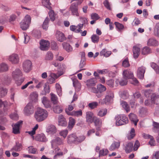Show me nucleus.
I'll list each match as a JSON object with an SVG mask.
<instances>
[{"label":"nucleus","mask_w":159,"mask_h":159,"mask_svg":"<svg viewBox=\"0 0 159 159\" xmlns=\"http://www.w3.org/2000/svg\"><path fill=\"white\" fill-rule=\"evenodd\" d=\"M92 41L93 43H98L99 41V37L96 34H93L91 37Z\"/></svg>","instance_id":"nucleus-53"},{"label":"nucleus","mask_w":159,"mask_h":159,"mask_svg":"<svg viewBox=\"0 0 159 159\" xmlns=\"http://www.w3.org/2000/svg\"><path fill=\"white\" fill-rule=\"evenodd\" d=\"M77 135L76 134L73 133L69 135L67 138V141L69 144L76 143Z\"/></svg>","instance_id":"nucleus-8"},{"label":"nucleus","mask_w":159,"mask_h":159,"mask_svg":"<svg viewBox=\"0 0 159 159\" xmlns=\"http://www.w3.org/2000/svg\"><path fill=\"white\" fill-rule=\"evenodd\" d=\"M111 54V51H107L106 49H102L100 52L101 56H103L105 57H109Z\"/></svg>","instance_id":"nucleus-24"},{"label":"nucleus","mask_w":159,"mask_h":159,"mask_svg":"<svg viewBox=\"0 0 159 159\" xmlns=\"http://www.w3.org/2000/svg\"><path fill=\"white\" fill-rule=\"evenodd\" d=\"M85 137L84 136H80L79 137L77 136L76 143H81L85 139Z\"/></svg>","instance_id":"nucleus-59"},{"label":"nucleus","mask_w":159,"mask_h":159,"mask_svg":"<svg viewBox=\"0 0 159 159\" xmlns=\"http://www.w3.org/2000/svg\"><path fill=\"white\" fill-rule=\"evenodd\" d=\"M23 123L22 121H20L18 122L17 123L15 124L14 125H12L13 127V132L14 134H18L20 133L19 129L20 127Z\"/></svg>","instance_id":"nucleus-12"},{"label":"nucleus","mask_w":159,"mask_h":159,"mask_svg":"<svg viewBox=\"0 0 159 159\" xmlns=\"http://www.w3.org/2000/svg\"><path fill=\"white\" fill-rule=\"evenodd\" d=\"M123 75L124 78H125L127 80L128 79H132L134 76L132 73L127 70H125L123 71Z\"/></svg>","instance_id":"nucleus-21"},{"label":"nucleus","mask_w":159,"mask_h":159,"mask_svg":"<svg viewBox=\"0 0 159 159\" xmlns=\"http://www.w3.org/2000/svg\"><path fill=\"white\" fill-rule=\"evenodd\" d=\"M10 82L11 80L10 78L3 77L1 78V84H2V85H8Z\"/></svg>","instance_id":"nucleus-31"},{"label":"nucleus","mask_w":159,"mask_h":159,"mask_svg":"<svg viewBox=\"0 0 159 159\" xmlns=\"http://www.w3.org/2000/svg\"><path fill=\"white\" fill-rule=\"evenodd\" d=\"M107 113L106 108H103L100 109L98 112L97 115L100 117H102L105 116Z\"/></svg>","instance_id":"nucleus-32"},{"label":"nucleus","mask_w":159,"mask_h":159,"mask_svg":"<svg viewBox=\"0 0 159 159\" xmlns=\"http://www.w3.org/2000/svg\"><path fill=\"white\" fill-rule=\"evenodd\" d=\"M32 81H31L28 82L25 85L22 86V87L21 88V89H25L28 86L29 84H33V81L35 83H36V84L37 83L39 82L38 80L37 79L34 78H32Z\"/></svg>","instance_id":"nucleus-28"},{"label":"nucleus","mask_w":159,"mask_h":159,"mask_svg":"<svg viewBox=\"0 0 159 159\" xmlns=\"http://www.w3.org/2000/svg\"><path fill=\"white\" fill-rule=\"evenodd\" d=\"M98 106V103L97 102H93L89 103L88 104V106L91 109H93L96 108Z\"/></svg>","instance_id":"nucleus-57"},{"label":"nucleus","mask_w":159,"mask_h":159,"mask_svg":"<svg viewBox=\"0 0 159 159\" xmlns=\"http://www.w3.org/2000/svg\"><path fill=\"white\" fill-rule=\"evenodd\" d=\"M121 104L122 107L127 112H128L130 111L129 106L127 102L122 101L121 102Z\"/></svg>","instance_id":"nucleus-40"},{"label":"nucleus","mask_w":159,"mask_h":159,"mask_svg":"<svg viewBox=\"0 0 159 159\" xmlns=\"http://www.w3.org/2000/svg\"><path fill=\"white\" fill-rule=\"evenodd\" d=\"M135 131L134 128L131 129L129 134L127 135V137L129 140H131L135 136Z\"/></svg>","instance_id":"nucleus-29"},{"label":"nucleus","mask_w":159,"mask_h":159,"mask_svg":"<svg viewBox=\"0 0 159 159\" xmlns=\"http://www.w3.org/2000/svg\"><path fill=\"white\" fill-rule=\"evenodd\" d=\"M38 127L39 125L38 124H36L31 131L27 132L29 134L32 136V138L33 139H34V137L33 135L35 134L36 130L38 129Z\"/></svg>","instance_id":"nucleus-42"},{"label":"nucleus","mask_w":159,"mask_h":159,"mask_svg":"<svg viewBox=\"0 0 159 159\" xmlns=\"http://www.w3.org/2000/svg\"><path fill=\"white\" fill-rule=\"evenodd\" d=\"M93 113L91 111H88L86 113V121L88 124H92L93 122V120L96 117Z\"/></svg>","instance_id":"nucleus-5"},{"label":"nucleus","mask_w":159,"mask_h":159,"mask_svg":"<svg viewBox=\"0 0 159 159\" xmlns=\"http://www.w3.org/2000/svg\"><path fill=\"white\" fill-rule=\"evenodd\" d=\"M103 4L107 9L109 10H111L110 4L107 0H105L103 2Z\"/></svg>","instance_id":"nucleus-63"},{"label":"nucleus","mask_w":159,"mask_h":159,"mask_svg":"<svg viewBox=\"0 0 159 159\" xmlns=\"http://www.w3.org/2000/svg\"><path fill=\"white\" fill-rule=\"evenodd\" d=\"M68 133V131L67 129L62 130L59 132V134L65 139Z\"/></svg>","instance_id":"nucleus-47"},{"label":"nucleus","mask_w":159,"mask_h":159,"mask_svg":"<svg viewBox=\"0 0 159 159\" xmlns=\"http://www.w3.org/2000/svg\"><path fill=\"white\" fill-rule=\"evenodd\" d=\"M8 70V66L4 63L0 64V72H3L7 71Z\"/></svg>","instance_id":"nucleus-37"},{"label":"nucleus","mask_w":159,"mask_h":159,"mask_svg":"<svg viewBox=\"0 0 159 159\" xmlns=\"http://www.w3.org/2000/svg\"><path fill=\"white\" fill-rule=\"evenodd\" d=\"M147 45L150 46H156L158 45V44L156 40L152 39H150L148 40Z\"/></svg>","instance_id":"nucleus-36"},{"label":"nucleus","mask_w":159,"mask_h":159,"mask_svg":"<svg viewBox=\"0 0 159 159\" xmlns=\"http://www.w3.org/2000/svg\"><path fill=\"white\" fill-rule=\"evenodd\" d=\"M34 139L36 141L40 142H45L46 139L45 136L43 134H37Z\"/></svg>","instance_id":"nucleus-20"},{"label":"nucleus","mask_w":159,"mask_h":159,"mask_svg":"<svg viewBox=\"0 0 159 159\" xmlns=\"http://www.w3.org/2000/svg\"><path fill=\"white\" fill-rule=\"evenodd\" d=\"M63 48L68 52L72 51V48L70 44L68 43L64 42L62 43Z\"/></svg>","instance_id":"nucleus-30"},{"label":"nucleus","mask_w":159,"mask_h":159,"mask_svg":"<svg viewBox=\"0 0 159 159\" xmlns=\"http://www.w3.org/2000/svg\"><path fill=\"white\" fill-rule=\"evenodd\" d=\"M28 151L30 153L35 154L38 153L37 149L33 146L29 147L28 148Z\"/></svg>","instance_id":"nucleus-55"},{"label":"nucleus","mask_w":159,"mask_h":159,"mask_svg":"<svg viewBox=\"0 0 159 159\" xmlns=\"http://www.w3.org/2000/svg\"><path fill=\"white\" fill-rule=\"evenodd\" d=\"M48 113L47 111L41 108L37 109L34 115V117L39 122L44 120L48 117Z\"/></svg>","instance_id":"nucleus-1"},{"label":"nucleus","mask_w":159,"mask_h":159,"mask_svg":"<svg viewBox=\"0 0 159 159\" xmlns=\"http://www.w3.org/2000/svg\"><path fill=\"white\" fill-rule=\"evenodd\" d=\"M151 52V50L150 48L148 47H145L142 50V53L143 55H147Z\"/></svg>","instance_id":"nucleus-35"},{"label":"nucleus","mask_w":159,"mask_h":159,"mask_svg":"<svg viewBox=\"0 0 159 159\" xmlns=\"http://www.w3.org/2000/svg\"><path fill=\"white\" fill-rule=\"evenodd\" d=\"M56 152L57 151L58 152H56V154L54 156L53 159H57L58 157L62 156L63 155V153L61 151L60 149L58 148L56 149Z\"/></svg>","instance_id":"nucleus-44"},{"label":"nucleus","mask_w":159,"mask_h":159,"mask_svg":"<svg viewBox=\"0 0 159 159\" xmlns=\"http://www.w3.org/2000/svg\"><path fill=\"white\" fill-rule=\"evenodd\" d=\"M31 18L30 16L26 15L25 19L20 23V27L23 30H26L29 26L30 23Z\"/></svg>","instance_id":"nucleus-3"},{"label":"nucleus","mask_w":159,"mask_h":159,"mask_svg":"<svg viewBox=\"0 0 159 159\" xmlns=\"http://www.w3.org/2000/svg\"><path fill=\"white\" fill-rule=\"evenodd\" d=\"M56 36L57 40L61 42H63L66 39L64 34L58 30L57 31Z\"/></svg>","instance_id":"nucleus-14"},{"label":"nucleus","mask_w":159,"mask_h":159,"mask_svg":"<svg viewBox=\"0 0 159 159\" xmlns=\"http://www.w3.org/2000/svg\"><path fill=\"white\" fill-rule=\"evenodd\" d=\"M51 9L50 10V11L49 12L48 14L51 20L53 21L55 20L56 14L54 13V11Z\"/></svg>","instance_id":"nucleus-50"},{"label":"nucleus","mask_w":159,"mask_h":159,"mask_svg":"<svg viewBox=\"0 0 159 159\" xmlns=\"http://www.w3.org/2000/svg\"><path fill=\"white\" fill-rule=\"evenodd\" d=\"M78 4L76 2L73 3L70 6L69 11L72 15L78 17L80 15L79 7Z\"/></svg>","instance_id":"nucleus-4"},{"label":"nucleus","mask_w":159,"mask_h":159,"mask_svg":"<svg viewBox=\"0 0 159 159\" xmlns=\"http://www.w3.org/2000/svg\"><path fill=\"white\" fill-rule=\"evenodd\" d=\"M73 84L75 88L78 90L80 89L81 88V84L76 79H74L73 80Z\"/></svg>","instance_id":"nucleus-34"},{"label":"nucleus","mask_w":159,"mask_h":159,"mask_svg":"<svg viewBox=\"0 0 159 159\" xmlns=\"http://www.w3.org/2000/svg\"><path fill=\"white\" fill-rule=\"evenodd\" d=\"M82 115V112L81 110H80L77 111H72L70 116H81Z\"/></svg>","instance_id":"nucleus-52"},{"label":"nucleus","mask_w":159,"mask_h":159,"mask_svg":"<svg viewBox=\"0 0 159 159\" xmlns=\"http://www.w3.org/2000/svg\"><path fill=\"white\" fill-rule=\"evenodd\" d=\"M69 122L68 128L69 129H71L74 126L75 123V120L71 117L69 118Z\"/></svg>","instance_id":"nucleus-27"},{"label":"nucleus","mask_w":159,"mask_h":159,"mask_svg":"<svg viewBox=\"0 0 159 159\" xmlns=\"http://www.w3.org/2000/svg\"><path fill=\"white\" fill-rule=\"evenodd\" d=\"M114 24L116 25V28L119 31H121L124 28V26L122 24L118 22H115Z\"/></svg>","instance_id":"nucleus-48"},{"label":"nucleus","mask_w":159,"mask_h":159,"mask_svg":"<svg viewBox=\"0 0 159 159\" xmlns=\"http://www.w3.org/2000/svg\"><path fill=\"white\" fill-rule=\"evenodd\" d=\"M129 119L133 123L135 126L137 125L139 120L137 116L134 113H131L129 115Z\"/></svg>","instance_id":"nucleus-13"},{"label":"nucleus","mask_w":159,"mask_h":159,"mask_svg":"<svg viewBox=\"0 0 159 159\" xmlns=\"http://www.w3.org/2000/svg\"><path fill=\"white\" fill-rule=\"evenodd\" d=\"M133 145V144L131 142L128 143L126 144L125 147V150L126 153H129L132 151Z\"/></svg>","instance_id":"nucleus-26"},{"label":"nucleus","mask_w":159,"mask_h":159,"mask_svg":"<svg viewBox=\"0 0 159 159\" xmlns=\"http://www.w3.org/2000/svg\"><path fill=\"white\" fill-rule=\"evenodd\" d=\"M133 56L135 59L137 58L140 53V49L136 46L133 48Z\"/></svg>","instance_id":"nucleus-22"},{"label":"nucleus","mask_w":159,"mask_h":159,"mask_svg":"<svg viewBox=\"0 0 159 159\" xmlns=\"http://www.w3.org/2000/svg\"><path fill=\"white\" fill-rule=\"evenodd\" d=\"M110 93H108V95H107L104 99V102L105 103L109 102L111 99L113 97V94L112 92H109Z\"/></svg>","instance_id":"nucleus-43"},{"label":"nucleus","mask_w":159,"mask_h":159,"mask_svg":"<svg viewBox=\"0 0 159 159\" xmlns=\"http://www.w3.org/2000/svg\"><path fill=\"white\" fill-rule=\"evenodd\" d=\"M74 107L71 105H69L65 109V111L66 113L68 115H71V114L72 113V111H72L74 109Z\"/></svg>","instance_id":"nucleus-39"},{"label":"nucleus","mask_w":159,"mask_h":159,"mask_svg":"<svg viewBox=\"0 0 159 159\" xmlns=\"http://www.w3.org/2000/svg\"><path fill=\"white\" fill-rule=\"evenodd\" d=\"M120 146V143L119 142H115L112 143L110 149L111 150H113L118 148Z\"/></svg>","instance_id":"nucleus-51"},{"label":"nucleus","mask_w":159,"mask_h":159,"mask_svg":"<svg viewBox=\"0 0 159 159\" xmlns=\"http://www.w3.org/2000/svg\"><path fill=\"white\" fill-rule=\"evenodd\" d=\"M22 75V74L21 71L19 69H16L12 73V76L15 79Z\"/></svg>","instance_id":"nucleus-25"},{"label":"nucleus","mask_w":159,"mask_h":159,"mask_svg":"<svg viewBox=\"0 0 159 159\" xmlns=\"http://www.w3.org/2000/svg\"><path fill=\"white\" fill-rule=\"evenodd\" d=\"M23 148L22 144L19 142H16V145L14 146L11 149V151H16V152H19L21 151Z\"/></svg>","instance_id":"nucleus-18"},{"label":"nucleus","mask_w":159,"mask_h":159,"mask_svg":"<svg viewBox=\"0 0 159 159\" xmlns=\"http://www.w3.org/2000/svg\"><path fill=\"white\" fill-rule=\"evenodd\" d=\"M9 58L10 60H18L19 57L17 54L13 53L10 56Z\"/></svg>","instance_id":"nucleus-64"},{"label":"nucleus","mask_w":159,"mask_h":159,"mask_svg":"<svg viewBox=\"0 0 159 159\" xmlns=\"http://www.w3.org/2000/svg\"><path fill=\"white\" fill-rule=\"evenodd\" d=\"M143 91L144 95L146 98L149 97L152 92L150 90H145Z\"/></svg>","instance_id":"nucleus-62"},{"label":"nucleus","mask_w":159,"mask_h":159,"mask_svg":"<svg viewBox=\"0 0 159 159\" xmlns=\"http://www.w3.org/2000/svg\"><path fill=\"white\" fill-rule=\"evenodd\" d=\"M49 21V18L48 17H47L45 19L42 28L43 29L46 30H47L48 27V23Z\"/></svg>","instance_id":"nucleus-54"},{"label":"nucleus","mask_w":159,"mask_h":159,"mask_svg":"<svg viewBox=\"0 0 159 159\" xmlns=\"http://www.w3.org/2000/svg\"><path fill=\"white\" fill-rule=\"evenodd\" d=\"M53 57V55L50 52H48L46 56V60H52Z\"/></svg>","instance_id":"nucleus-60"},{"label":"nucleus","mask_w":159,"mask_h":159,"mask_svg":"<svg viewBox=\"0 0 159 159\" xmlns=\"http://www.w3.org/2000/svg\"><path fill=\"white\" fill-rule=\"evenodd\" d=\"M97 79L93 78L87 80L86 82V85L89 88H91L96 85L97 83Z\"/></svg>","instance_id":"nucleus-11"},{"label":"nucleus","mask_w":159,"mask_h":159,"mask_svg":"<svg viewBox=\"0 0 159 159\" xmlns=\"http://www.w3.org/2000/svg\"><path fill=\"white\" fill-rule=\"evenodd\" d=\"M116 124L119 126L128 123L129 120L128 118L124 115H119L116 118Z\"/></svg>","instance_id":"nucleus-2"},{"label":"nucleus","mask_w":159,"mask_h":159,"mask_svg":"<svg viewBox=\"0 0 159 159\" xmlns=\"http://www.w3.org/2000/svg\"><path fill=\"white\" fill-rule=\"evenodd\" d=\"M58 125L61 126H66L67 125V123L66 121V119L62 115H60L58 117Z\"/></svg>","instance_id":"nucleus-16"},{"label":"nucleus","mask_w":159,"mask_h":159,"mask_svg":"<svg viewBox=\"0 0 159 159\" xmlns=\"http://www.w3.org/2000/svg\"><path fill=\"white\" fill-rule=\"evenodd\" d=\"M53 110L55 113L59 114L62 112L63 108L61 105H54L53 107Z\"/></svg>","instance_id":"nucleus-15"},{"label":"nucleus","mask_w":159,"mask_h":159,"mask_svg":"<svg viewBox=\"0 0 159 159\" xmlns=\"http://www.w3.org/2000/svg\"><path fill=\"white\" fill-rule=\"evenodd\" d=\"M139 113L140 116L144 117L147 114V110L144 108H142L139 111Z\"/></svg>","instance_id":"nucleus-46"},{"label":"nucleus","mask_w":159,"mask_h":159,"mask_svg":"<svg viewBox=\"0 0 159 159\" xmlns=\"http://www.w3.org/2000/svg\"><path fill=\"white\" fill-rule=\"evenodd\" d=\"M98 92L102 93L105 91L106 90V87L101 84H99L97 86Z\"/></svg>","instance_id":"nucleus-45"},{"label":"nucleus","mask_w":159,"mask_h":159,"mask_svg":"<svg viewBox=\"0 0 159 159\" xmlns=\"http://www.w3.org/2000/svg\"><path fill=\"white\" fill-rule=\"evenodd\" d=\"M151 100L152 103L158 104V102L159 101V94H157L155 93H152L151 96Z\"/></svg>","instance_id":"nucleus-19"},{"label":"nucleus","mask_w":159,"mask_h":159,"mask_svg":"<svg viewBox=\"0 0 159 159\" xmlns=\"http://www.w3.org/2000/svg\"><path fill=\"white\" fill-rule=\"evenodd\" d=\"M91 19L97 20L100 18V17L98 14L95 13H92L91 14Z\"/></svg>","instance_id":"nucleus-58"},{"label":"nucleus","mask_w":159,"mask_h":159,"mask_svg":"<svg viewBox=\"0 0 159 159\" xmlns=\"http://www.w3.org/2000/svg\"><path fill=\"white\" fill-rule=\"evenodd\" d=\"M40 48L41 50H47L50 46L49 42L46 40H42L40 42Z\"/></svg>","instance_id":"nucleus-7"},{"label":"nucleus","mask_w":159,"mask_h":159,"mask_svg":"<svg viewBox=\"0 0 159 159\" xmlns=\"http://www.w3.org/2000/svg\"><path fill=\"white\" fill-rule=\"evenodd\" d=\"M50 95L51 100L54 105L57 104L58 101L57 97L54 94L52 93H51Z\"/></svg>","instance_id":"nucleus-33"},{"label":"nucleus","mask_w":159,"mask_h":159,"mask_svg":"<svg viewBox=\"0 0 159 159\" xmlns=\"http://www.w3.org/2000/svg\"><path fill=\"white\" fill-rule=\"evenodd\" d=\"M93 122H94L95 126L98 128L97 129L98 130V129L101 127L102 125V122L101 119L97 117L96 116Z\"/></svg>","instance_id":"nucleus-23"},{"label":"nucleus","mask_w":159,"mask_h":159,"mask_svg":"<svg viewBox=\"0 0 159 159\" xmlns=\"http://www.w3.org/2000/svg\"><path fill=\"white\" fill-rule=\"evenodd\" d=\"M151 66L155 70L157 73H159V68L155 63L153 62L151 64Z\"/></svg>","instance_id":"nucleus-61"},{"label":"nucleus","mask_w":159,"mask_h":159,"mask_svg":"<svg viewBox=\"0 0 159 159\" xmlns=\"http://www.w3.org/2000/svg\"><path fill=\"white\" fill-rule=\"evenodd\" d=\"M108 150L107 149H102L99 151V157L106 156L108 154Z\"/></svg>","instance_id":"nucleus-49"},{"label":"nucleus","mask_w":159,"mask_h":159,"mask_svg":"<svg viewBox=\"0 0 159 159\" xmlns=\"http://www.w3.org/2000/svg\"><path fill=\"white\" fill-rule=\"evenodd\" d=\"M7 89L2 87L0 88V97H3L7 94Z\"/></svg>","instance_id":"nucleus-56"},{"label":"nucleus","mask_w":159,"mask_h":159,"mask_svg":"<svg viewBox=\"0 0 159 159\" xmlns=\"http://www.w3.org/2000/svg\"><path fill=\"white\" fill-rule=\"evenodd\" d=\"M48 131L50 133L54 134L56 133L57 129L55 126L53 125L49 126L47 129Z\"/></svg>","instance_id":"nucleus-38"},{"label":"nucleus","mask_w":159,"mask_h":159,"mask_svg":"<svg viewBox=\"0 0 159 159\" xmlns=\"http://www.w3.org/2000/svg\"><path fill=\"white\" fill-rule=\"evenodd\" d=\"M32 62L30 60H25L23 63V67L24 70L26 72L30 71L31 69Z\"/></svg>","instance_id":"nucleus-6"},{"label":"nucleus","mask_w":159,"mask_h":159,"mask_svg":"<svg viewBox=\"0 0 159 159\" xmlns=\"http://www.w3.org/2000/svg\"><path fill=\"white\" fill-rule=\"evenodd\" d=\"M34 110V107L31 104H29L25 108L24 111L25 114L28 116L33 113Z\"/></svg>","instance_id":"nucleus-9"},{"label":"nucleus","mask_w":159,"mask_h":159,"mask_svg":"<svg viewBox=\"0 0 159 159\" xmlns=\"http://www.w3.org/2000/svg\"><path fill=\"white\" fill-rule=\"evenodd\" d=\"M143 137L146 139H150L149 143L151 146H154L155 144V141L153 137L149 134H143Z\"/></svg>","instance_id":"nucleus-17"},{"label":"nucleus","mask_w":159,"mask_h":159,"mask_svg":"<svg viewBox=\"0 0 159 159\" xmlns=\"http://www.w3.org/2000/svg\"><path fill=\"white\" fill-rule=\"evenodd\" d=\"M42 3L44 6H45L49 9H52V7L50 6L51 4L50 2V0H42Z\"/></svg>","instance_id":"nucleus-41"},{"label":"nucleus","mask_w":159,"mask_h":159,"mask_svg":"<svg viewBox=\"0 0 159 159\" xmlns=\"http://www.w3.org/2000/svg\"><path fill=\"white\" fill-rule=\"evenodd\" d=\"M145 71V68L143 66L139 67L137 70V76L140 79H143L144 77V74Z\"/></svg>","instance_id":"nucleus-10"}]
</instances>
